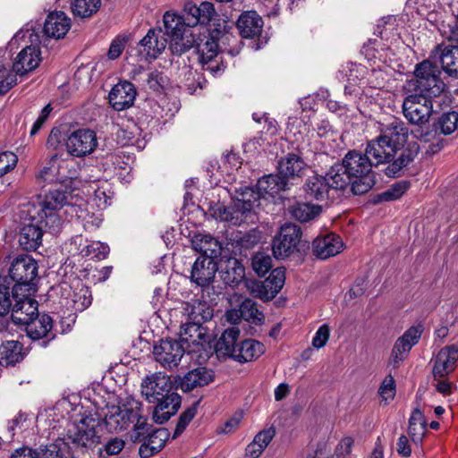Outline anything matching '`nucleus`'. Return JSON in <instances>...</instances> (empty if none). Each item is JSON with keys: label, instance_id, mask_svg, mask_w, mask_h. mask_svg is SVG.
I'll use <instances>...</instances> for the list:
<instances>
[{"label": "nucleus", "instance_id": "45", "mask_svg": "<svg viewBox=\"0 0 458 458\" xmlns=\"http://www.w3.org/2000/svg\"><path fill=\"white\" fill-rule=\"evenodd\" d=\"M138 415L135 417L134 424L132 427L131 440L133 442H141L147 438V436L150 433L152 425L148 423V419L143 415L142 403H140V409Z\"/></svg>", "mask_w": 458, "mask_h": 458}, {"label": "nucleus", "instance_id": "17", "mask_svg": "<svg viewBox=\"0 0 458 458\" xmlns=\"http://www.w3.org/2000/svg\"><path fill=\"white\" fill-rule=\"evenodd\" d=\"M167 45V38L161 29H151L138 44V54L141 60H155Z\"/></svg>", "mask_w": 458, "mask_h": 458}, {"label": "nucleus", "instance_id": "48", "mask_svg": "<svg viewBox=\"0 0 458 458\" xmlns=\"http://www.w3.org/2000/svg\"><path fill=\"white\" fill-rule=\"evenodd\" d=\"M409 185V182L405 181L395 182L389 189L379 193L376 197L375 202L393 201L398 199L406 192Z\"/></svg>", "mask_w": 458, "mask_h": 458}, {"label": "nucleus", "instance_id": "59", "mask_svg": "<svg viewBox=\"0 0 458 458\" xmlns=\"http://www.w3.org/2000/svg\"><path fill=\"white\" fill-rule=\"evenodd\" d=\"M330 336V327L327 324H323L318 327L312 338V346L316 349L324 347Z\"/></svg>", "mask_w": 458, "mask_h": 458}, {"label": "nucleus", "instance_id": "41", "mask_svg": "<svg viewBox=\"0 0 458 458\" xmlns=\"http://www.w3.org/2000/svg\"><path fill=\"white\" fill-rule=\"evenodd\" d=\"M427 431V423L422 411L415 408L409 420L408 434L415 444L422 441Z\"/></svg>", "mask_w": 458, "mask_h": 458}, {"label": "nucleus", "instance_id": "24", "mask_svg": "<svg viewBox=\"0 0 458 458\" xmlns=\"http://www.w3.org/2000/svg\"><path fill=\"white\" fill-rule=\"evenodd\" d=\"M313 253L320 259H327L339 254L344 250V242L340 236L329 233L314 240Z\"/></svg>", "mask_w": 458, "mask_h": 458}, {"label": "nucleus", "instance_id": "16", "mask_svg": "<svg viewBox=\"0 0 458 458\" xmlns=\"http://www.w3.org/2000/svg\"><path fill=\"white\" fill-rule=\"evenodd\" d=\"M301 236V229L293 224H285L279 234L273 240L272 249L276 259H284L292 255L297 248Z\"/></svg>", "mask_w": 458, "mask_h": 458}, {"label": "nucleus", "instance_id": "28", "mask_svg": "<svg viewBox=\"0 0 458 458\" xmlns=\"http://www.w3.org/2000/svg\"><path fill=\"white\" fill-rule=\"evenodd\" d=\"M71 28V20L63 12L50 13L44 24V32L49 38H64Z\"/></svg>", "mask_w": 458, "mask_h": 458}, {"label": "nucleus", "instance_id": "14", "mask_svg": "<svg viewBox=\"0 0 458 458\" xmlns=\"http://www.w3.org/2000/svg\"><path fill=\"white\" fill-rule=\"evenodd\" d=\"M64 140L67 153L75 157L90 155L98 147L97 134L90 129L75 130Z\"/></svg>", "mask_w": 458, "mask_h": 458}, {"label": "nucleus", "instance_id": "5", "mask_svg": "<svg viewBox=\"0 0 458 458\" xmlns=\"http://www.w3.org/2000/svg\"><path fill=\"white\" fill-rule=\"evenodd\" d=\"M343 166L352 181V191L354 194H363L369 191L375 181L370 174L374 165L369 155L352 150L343 159Z\"/></svg>", "mask_w": 458, "mask_h": 458}, {"label": "nucleus", "instance_id": "9", "mask_svg": "<svg viewBox=\"0 0 458 458\" xmlns=\"http://www.w3.org/2000/svg\"><path fill=\"white\" fill-rule=\"evenodd\" d=\"M38 266L31 256L18 255L10 263L8 276L14 282V291L35 292V281L38 277Z\"/></svg>", "mask_w": 458, "mask_h": 458}, {"label": "nucleus", "instance_id": "10", "mask_svg": "<svg viewBox=\"0 0 458 458\" xmlns=\"http://www.w3.org/2000/svg\"><path fill=\"white\" fill-rule=\"evenodd\" d=\"M140 403L131 396L122 400L118 405L107 407L104 416V422L110 432H118L126 429L134 422L138 415Z\"/></svg>", "mask_w": 458, "mask_h": 458}, {"label": "nucleus", "instance_id": "23", "mask_svg": "<svg viewBox=\"0 0 458 458\" xmlns=\"http://www.w3.org/2000/svg\"><path fill=\"white\" fill-rule=\"evenodd\" d=\"M134 85L127 81H120L109 93V103L114 109L122 111L131 107L136 98Z\"/></svg>", "mask_w": 458, "mask_h": 458}, {"label": "nucleus", "instance_id": "49", "mask_svg": "<svg viewBox=\"0 0 458 458\" xmlns=\"http://www.w3.org/2000/svg\"><path fill=\"white\" fill-rule=\"evenodd\" d=\"M147 437H148V443L149 445H152V449L157 452H160L169 438L170 433L168 429L161 428L151 430Z\"/></svg>", "mask_w": 458, "mask_h": 458}, {"label": "nucleus", "instance_id": "22", "mask_svg": "<svg viewBox=\"0 0 458 458\" xmlns=\"http://www.w3.org/2000/svg\"><path fill=\"white\" fill-rule=\"evenodd\" d=\"M380 136L389 142L394 148L401 150L409 137V129L399 118H394L386 124H381Z\"/></svg>", "mask_w": 458, "mask_h": 458}, {"label": "nucleus", "instance_id": "37", "mask_svg": "<svg viewBox=\"0 0 458 458\" xmlns=\"http://www.w3.org/2000/svg\"><path fill=\"white\" fill-rule=\"evenodd\" d=\"M240 335L238 328L233 327L226 329L219 338L216 345L218 355L228 356L233 359L239 344L236 343Z\"/></svg>", "mask_w": 458, "mask_h": 458}, {"label": "nucleus", "instance_id": "11", "mask_svg": "<svg viewBox=\"0 0 458 458\" xmlns=\"http://www.w3.org/2000/svg\"><path fill=\"white\" fill-rule=\"evenodd\" d=\"M403 102L402 110L406 120L415 125H424L428 123L433 113V104L430 98L422 94L411 92Z\"/></svg>", "mask_w": 458, "mask_h": 458}, {"label": "nucleus", "instance_id": "57", "mask_svg": "<svg viewBox=\"0 0 458 458\" xmlns=\"http://www.w3.org/2000/svg\"><path fill=\"white\" fill-rule=\"evenodd\" d=\"M181 396L178 394L168 393L158 401L157 405H162V408L175 414L181 406Z\"/></svg>", "mask_w": 458, "mask_h": 458}, {"label": "nucleus", "instance_id": "12", "mask_svg": "<svg viewBox=\"0 0 458 458\" xmlns=\"http://www.w3.org/2000/svg\"><path fill=\"white\" fill-rule=\"evenodd\" d=\"M186 349H190L189 352H199L204 350V346L197 347L191 344L189 347L182 339L180 341L165 339L155 345L153 354L156 360L163 367L174 368L179 364Z\"/></svg>", "mask_w": 458, "mask_h": 458}, {"label": "nucleus", "instance_id": "38", "mask_svg": "<svg viewBox=\"0 0 458 458\" xmlns=\"http://www.w3.org/2000/svg\"><path fill=\"white\" fill-rule=\"evenodd\" d=\"M24 358L22 344L18 341H7L0 346V364L8 366L20 362Z\"/></svg>", "mask_w": 458, "mask_h": 458}, {"label": "nucleus", "instance_id": "30", "mask_svg": "<svg viewBox=\"0 0 458 458\" xmlns=\"http://www.w3.org/2000/svg\"><path fill=\"white\" fill-rule=\"evenodd\" d=\"M236 25L242 37L252 38L261 33L263 21L255 11H247L240 15Z\"/></svg>", "mask_w": 458, "mask_h": 458}, {"label": "nucleus", "instance_id": "7", "mask_svg": "<svg viewBox=\"0 0 458 458\" xmlns=\"http://www.w3.org/2000/svg\"><path fill=\"white\" fill-rule=\"evenodd\" d=\"M99 422L91 416L81 418L74 421L67 429L66 444H72L77 449L89 451L101 443V436L98 430Z\"/></svg>", "mask_w": 458, "mask_h": 458}, {"label": "nucleus", "instance_id": "29", "mask_svg": "<svg viewBox=\"0 0 458 458\" xmlns=\"http://www.w3.org/2000/svg\"><path fill=\"white\" fill-rule=\"evenodd\" d=\"M214 380V373L205 367H198L188 371L180 382L182 391L190 392L197 387H202Z\"/></svg>", "mask_w": 458, "mask_h": 458}, {"label": "nucleus", "instance_id": "61", "mask_svg": "<svg viewBox=\"0 0 458 458\" xmlns=\"http://www.w3.org/2000/svg\"><path fill=\"white\" fill-rule=\"evenodd\" d=\"M276 435V430L274 428H269L267 429H264L259 431L254 437L253 441L260 446L262 449H266L269 443L272 441L273 437Z\"/></svg>", "mask_w": 458, "mask_h": 458}, {"label": "nucleus", "instance_id": "50", "mask_svg": "<svg viewBox=\"0 0 458 458\" xmlns=\"http://www.w3.org/2000/svg\"><path fill=\"white\" fill-rule=\"evenodd\" d=\"M253 270L259 276H265L272 267V259L264 253H257L252 258Z\"/></svg>", "mask_w": 458, "mask_h": 458}, {"label": "nucleus", "instance_id": "44", "mask_svg": "<svg viewBox=\"0 0 458 458\" xmlns=\"http://www.w3.org/2000/svg\"><path fill=\"white\" fill-rule=\"evenodd\" d=\"M100 4V0H72L71 8L75 16L89 18L98 11Z\"/></svg>", "mask_w": 458, "mask_h": 458}, {"label": "nucleus", "instance_id": "63", "mask_svg": "<svg viewBox=\"0 0 458 458\" xmlns=\"http://www.w3.org/2000/svg\"><path fill=\"white\" fill-rule=\"evenodd\" d=\"M380 396L386 400H392L394 396V380L389 376L386 377L379 387Z\"/></svg>", "mask_w": 458, "mask_h": 458}, {"label": "nucleus", "instance_id": "32", "mask_svg": "<svg viewBox=\"0 0 458 458\" xmlns=\"http://www.w3.org/2000/svg\"><path fill=\"white\" fill-rule=\"evenodd\" d=\"M192 248L202 253L208 259L217 257L220 254L221 246L218 241L209 234L196 233L191 239Z\"/></svg>", "mask_w": 458, "mask_h": 458}, {"label": "nucleus", "instance_id": "18", "mask_svg": "<svg viewBox=\"0 0 458 458\" xmlns=\"http://www.w3.org/2000/svg\"><path fill=\"white\" fill-rule=\"evenodd\" d=\"M171 388L170 377L162 373H154L148 376L141 383V394L149 403L159 401L170 393Z\"/></svg>", "mask_w": 458, "mask_h": 458}, {"label": "nucleus", "instance_id": "13", "mask_svg": "<svg viewBox=\"0 0 458 458\" xmlns=\"http://www.w3.org/2000/svg\"><path fill=\"white\" fill-rule=\"evenodd\" d=\"M285 282V270L274 269L264 281L245 280L244 285L250 294L263 301L273 299L283 288Z\"/></svg>", "mask_w": 458, "mask_h": 458}, {"label": "nucleus", "instance_id": "58", "mask_svg": "<svg viewBox=\"0 0 458 458\" xmlns=\"http://www.w3.org/2000/svg\"><path fill=\"white\" fill-rule=\"evenodd\" d=\"M57 156L54 155L50 161L49 165L44 166L38 174V179H40L44 182H54L57 180V172L58 167L55 165V161Z\"/></svg>", "mask_w": 458, "mask_h": 458}, {"label": "nucleus", "instance_id": "1", "mask_svg": "<svg viewBox=\"0 0 458 458\" xmlns=\"http://www.w3.org/2000/svg\"><path fill=\"white\" fill-rule=\"evenodd\" d=\"M64 185H57L49 190L43 200L28 210L30 222L24 223L19 233V244L24 250H36L42 243L43 229H48L52 233H57L63 219L60 210L66 206L65 213L72 217L85 219L81 205L72 203L73 196L64 191Z\"/></svg>", "mask_w": 458, "mask_h": 458}, {"label": "nucleus", "instance_id": "35", "mask_svg": "<svg viewBox=\"0 0 458 458\" xmlns=\"http://www.w3.org/2000/svg\"><path fill=\"white\" fill-rule=\"evenodd\" d=\"M26 332L30 338L39 340L47 335L53 327V320L51 317L46 314L33 317L32 319L24 325Z\"/></svg>", "mask_w": 458, "mask_h": 458}, {"label": "nucleus", "instance_id": "55", "mask_svg": "<svg viewBox=\"0 0 458 458\" xmlns=\"http://www.w3.org/2000/svg\"><path fill=\"white\" fill-rule=\"evenodd\" d=\"M125 442L120 437H113L109 439L103 446L98 450L99 457H104V452L106 455H115L118 454L124 447Z\"/></svg>", "mask_w": 458, "mask_h": 458}, {"label": "nucleus", "instance_id": "4", "mask_svg": "<svg viewBox=\"0 0 458 458\" xmlns=\"http://www.w3.org/2000/svg\"><path fill=\"white\" fill-rule=\"evenodd\" d=\"M365 150L366 155L370 157L375 165L388 163L385 168V174L388 177L400 176L403 168L408 165L414 157L411 151L403 150L396 159L391 162L399 150L383 140L380 135L370 140Z\"/></svg>", "mask_w": 458, "mask_h": 458}, {"label": "nucleus", "instance_id": "53", "mask_svg": "<svg viewBox=\"0 0 458 458\" xmlns=\"http://www.w3.org/2000/svg\"><path fill=\"white\" fill-rule=\"evenodd\" d=\"M91 294L87 287H81L73 293V307L76 310L82 311L91 304Z\"/></svg>", "mask_w": 458, "mask_h": 458}, {"label": "nucleus", "instance_id": "3", "mask_svg": "<svg viewBox=\"0 0 458 458\" xmlns=\"http://www.w3.org/2000/svg\"><path fill=\"white\" fill-rule=\"evenodd\" d=\"M181 312L184 318L182 320L180 338L190 347L204 346L206 342V331L202 324L210 320L213 317V309L207 301L198 299L182 302Z\"/></svg>", "mask_w": 458, "mask_h": 458}, {"label": "nucleus", "instance_id": "31", "mask_svg": "<svg viewBox=\"0 0 458 458\" xmlns=\"http://www.w3.org/2000/svg\"><path fill=\"white\" fill-rule=\"evenodd\" d=\"M216 270V264L211 259L199 258L192 266L191 278L198 285L205 286L213 280Z\"/></svg>", "mask_w": 458, "mask_h": 458}, {"label": "nucleus", "instance_id": "25", "mask_svg": "<svg viewBox=\"0 0 458 458\" xmlns=\"http://www.w3.org/2000/svg\"><path fill=\"white\" fill-rule=\"evenodd\" d=\"M41 62V52L37 46L24 47L16 56L13 69L15 74L23 75L35 70Z\"/></svg>", "mask_w": 458, "mask_h": 458}, {"label": "nucleus", "instance_id": "2", "mask_svg": "<svg viewBox=\"0 0 458 458\" xmlns=\"http://www.w3.org/2000/svg\"><path fill=\"white\" fill-rule=\"evenodd\" d=\"M163 22L165 30L164 33L170 37L169 48L173 54L181 55L196 47L202 69L213 77L223 74L226 65L222 57L217 59L218 45L213 38L204 36L201 38L191 29L189 21L174 11L165 13Z\"/></svg>", "mask_w": 458, "mask_h": 458}, {"label": "nucleus", "instance_id": "6", "mask_svg": "<svg viewBox=\"0 0 458 458\" xmlns=\"http://www.w3.org/2000/svg\"><path fill=\"white\" fill-rule=\"evenodd\" d=\"M439 75L438 67L430 60H425L417 64L414 77L406 81L404 89L408 92H415L429 98L436 97L445 88V83Z\"/></svg>", "mask_w": 458, "mask_h": 458}, {"label": "nucleus", "instance_id": "8", "mask_svg": "<svg viewBox=\"0 0 458 458\" xmlns=\"http://www.w3.org/2000/svg\"><path fill=\"white\" fill-rule=\"evenodd\" d=\"M256 197L252 188H244L232 207L216 204L211 208V216L218 220L240 224L255 208Z\"/></svg>", "mask_w": 458, "mask_h": 458}, {"label": "nucleus", "instance_id": "33", "mask_svg": "<svg viewBox=\"0 0 458 458\" xmlns=\"http://www.w3.org/2000/svg\"><path fill=\"white\" fill-rule=\"evenodd\" d=\"M221 277L229 285H237L245 278V268L235 258L227 259L221 266Z\"/></svg>", "mask_w": 458, "mask_h": 458}, {"label": "nucleus", "instance_id": "51", "mask_svg": "<svg viewBox=\"0 0 458 458\" xmlns=\"http://www.w3.org/2000/svg\"><path fill=\"white\" fill-rule=\"evenodd\" d=\"M458 114L449 112L441 115L438 120L439 129L444 134H451L457 128Z\"/></svg>", "mask_w": 458, "mask_h": 458}, {"label": "nucleus", "instance_id": "39", "mask_svg": "<svg viewBox=\"0 0 458 458\" xmlns=\"http://www.w3.org/2000/svg\"><path fill=\"white\" fill-rule=\"evenodd\" d=\"M324 177L331 191L343 190L353 181L342 164L333 165Z\"/></svg>", "mask_w": 458, "mask_h": 458}, {"label": "nucleus", "instance_id": "43", "mask_svg": "<svg viewBox=\"0 0 458 458\" xmlns=\"http://www.w3.org/2000/svg\"><path fill=\"white\" fill-rule=\"evenodd\" d=\"M92 190L91 200L100 208H104L110 204V200L113 197V192L106 182H93L90 184Z\"/></svg>", "mask_w": 458, "mask_h": 458}, {"label": "nucleus", "instance_id": "54", "mask_svg": "<svg viewBox=\"0 0 458 458\" xmlns=\"http://www.w3.org/2000/svg\"><path fill=\"white\" fill-rule=\"evenodd\" d=\"M66 443L51 444L43 450L41 458H72L70 453H64Z\"/></svg>", "mask_w": 458, "mask_h": 458}, {"label": "nucleus", "instance_id": "52", "mask_svg": "<svg viewBox=\"0 0 458 458\" xmlns=\"http://www.w3.org/2000/svg\"><path fill=\"white\" fill-rule=\"evenodd\" d=\"M197 405L198 403H194L192 406L188 408L184 412H182L178 420L175 430L174 432L173 438H176L179 437L183 430L186 428L188 424L192 420L197 412Z\"/></svg>", "mask_w": 458, "mask_h": 458}, {"label": "nucleus", "instance_id": "42", "mask_svg": "<svg viewBox=\"0 0 458 458\" xmlns=\"http://www.w3.org/2000/svg\"><path fill=\"white\" fill-rule=\"evenodd\" d=\"M291 213L297 220L308 222L321 213V207L310 203H296L291 207Z\"/></svg>", "mask_w": 458, "mask_h": 458}, {"label": "nucleus", "instance_id": "27", "mask_svg": "<svg viewBox=\"0 0 458 458\" xmlns=\"http://www.w3.org/2000/svg\"><path fill=\"white\" fill-rule=\"evenodd\" d=\"M286 180L281 175L268 174L260 178L257 182V191H254L256 197L255 208L259 205L260 197L267 195L274 197L286 188Z\"/></svg>", "mask_w": 458, "mask_h": 458}, {"label": "nucleus", "instance_id": "56", "mask_svg": "<svg viewBox=\"0 0 458 458\" xmlns=\"http://www.w3.org/2000/svg\"><path fill=\"white\" fill-rule=\"evenodd\" d=\"M18 162L17 156L11 151L0 153V178L13 170Z\"/></svg>", "mask_w": 458, "mask_h": 458}, {"label": "nucleus", "instance_id": "19", "mask_svg": "<svg viewBox=\"0 0 458 458\" xmlns=\"http://www.w3.org/2000/svg\"><path fill=\"white\" fill-rule=\"evenodd\" d=\"M31 292H21L13 303L11 318L16 325H25L38 313V301L30 297Z\"/></svg>", "mask_w": 458, "mask_h": 458}, {"label": "nucleus", "instance_id": "34", "mask_svg": "<svg viewBox=\"0 0 458 458\" xmlns=\"http://www.w3.org/2000/svg\"><path fill=\"white\" fill-rule=\"evenodd\" d=\"M306 197L318 201L326 200L331 191L324 176L313 175L307 179L304 184Z\"/></svg>", "mask_w": 458, "mask_h": 458}, {"label": "nucleus", "instance_id": "26", "mask_svg": "<svg viewBox=\"0 0 458 458\" xmlns=\"http://www.w3.org/2000/svg\"><path fill=\"white\" fill-rule=\"evenodd\" d=\"M458 361V348L454 345H449L442 348L436 359L433 367V376L435 378L443 377L451 373Z\"/></svg>", "mask_w": 458, "mask_h": 458}, {"label": "nucleus", "instance_id": "60", "mask_svg": "<svg viewBox=\"0 0 458 458\" xmlns=\"http://www.w3.org/2000/svg\"><path fill=\"white\" fill-rule=\"evenodd\" d=\"M109 253V247L100 242H93L86 247V255H92L94 258L103 259Z\"/></svg>", "mask_w": 458, "mask_h": 458}, {"label": "nucleus", "instance_id": "47", "mask_svg": "<svg viewBox=\"0 0 458 458\" xmlns=\"http://www.w3.org/2000/svg\"><path fill=\"white\" fill-rule=\"evenodd\" d=\"M239 309L241 310L240 313L242 312L243 319L248 322L259 324L264 319L263 313L259 310L257 303L251 299H245L240 304Z\"/></svg>", "mask_w": 458, "mask_h": 458}, {"label": "nucleus", "instance_id": "62", "mask_svg": "<svg viewBox=\"0 0 458 458\" xmlns=\"http://www.w3.org/2000/svg\"><path fill=\"white\" fill-rule=\"evenodd\" d=\"M126 38L124 37H116L110 45L107 55L109 59L118 58L125 48Z\"/></svg>", "mask_w": 458, "mask_h": 458}, {"label": "nucleus", "instance_id": "15", "mask_svg": "<svg viewBox=\"0 0 458 458\" xmlns=\"http://www.w3.org/2000/svg\"><path fill=\"white\" fill-rule=\"evenodd\" d=\"M422 332V326H412L396 339L390 353L389 366L394 369L400 367L408 357L411 348L419 343Z\"/></svg>", "mask_w": 458, "mask_h": 458}, {"label": "nucleus", "instance_id": "46", "mask_svg": "<svg viewBox=\"0 0 458 458\" xmlns=\"http://www.w3.org/2000/svg\"><path fill=\"white\" fill-rule=\"evenodd\" d=\"M20 293V290L14 291V286L11 288L0 284V317L7 315L10 311L12 312L15 299H18Z\"/></svg>", "mask_w": 458, "mask_h": 458}, {"label": "nucleus", "instance_id": "20", "mask_svg": "<svg viewBox=\"0 0 458 458\" xmlns=\"http://www.w3.org/2000/svg\"><path fill=\"white\" fill-rule=\"evenodd\" d=\"M183 10L191 29L198 24L210 25L211 21H216L217 16L214 4L210 2H201L199 5L192 2H187Z\"/></svg>", "mask_w": 458, "mask_h": 458}, {"label": "nucleus", "instance_id": "21", "mask_svg": "<svg viewBox=\"0 0 458 458\" xmlns=\"http://www.w3.org/2000/svg\"><path fill=\"white\" fill-rule=\"evenodd\" d=\"M448 75L458 78V45H438L430 55Z\"/></svg>", "mask_w": 458, "mask_h": 458}, {"label": "nucleus", "instance_id": "36", "mask_svg": "<svg viewBox=\"0 0 458 458\" xmlns=\"http://www.w3.org/2000/svg\"><path fill=\"white\" fill-rule=\"evenodd\" d=\"M265 352L264 345L256 340H245L236 349L233 360L241 363L252 361Z\"/></svg>", "mask_w": 458, "mask_h": 458}, {"label": "nucleus", "instance_id": "40", "mask_svg": "<svg viewBox=\"0 0 458 458\" xmlns=\"http://www.w3.org/2000/svg\"><path fill=\"white\" fill-rule=\"evenodd\" d=\"M304 166L305 164L300 157L295 154H289L279 162L278 170L286 180V178L300 176Z\"/></svg>", "mask_w": 458, "mask_h": 458}, {"label": "nucleus", "instance_id": "64", "mask_svg": "<svg viewBox=\"0 0 458 458\" xmlns=\"http://www.w3.org/2000/svg\"><path fill=\"white\" fill-rule=\"evenodd\" d=\"M353 440L351 437L343 438L335 448L336 458H346L352 451Z\"/></svg>", "mask_w": 458, "mask_h": 458}]
</instances>
